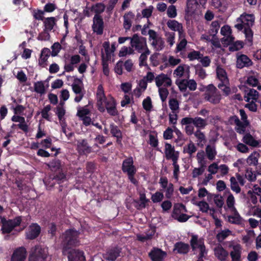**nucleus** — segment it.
I'll return each instance as SVG.
<instances>
[{"label":"nucleus","mask_w":261,"mask_h":261,"mask_svg":"<svg viewBox=\"0 0 261 261\" xmlns=\"http://www.w3.org/2000/svg\"><path fill=\"white\" fill-rule=\"evenodd\" d=\"M97 106L98 110L101 112H107L111 116H116L118 111L116 109V103L113 97H107L105 94L104 90L101 85H99L96 91Z\"/></svg>","instance_id":"nucleus-1"},{"label":"nucleus","mask_w":261,"mask_h":261,"mask_svg":"<svg viewBox=\"0 0 261 261\" xmlns=\"http://www.w3.org/2000/svg\"><path fill=\"white\" fill-rule=\"evenodd\" d=\"M190 243L194 253L198 254L199 258H202L207 255V251L204 243V239L197 235L192 234Z\"/></svg>","instance_id":"nucleus-2"},{"label":"nucleus","mask_w":261,"mask_h":261,"mask_svg":"<svg viewBox=\"0 0 261 261\" xmlns=\"http://www.w3.org/2000/svg\"><path fill=\"white\" fill-rule=\"evenodd\" d=\"M217 77L220 81L218 87L221 90L223 93L228 95L230 92L229 87V81L226 71L222 67L218 66L216 69Z\"/></svg>","instance_id":"nucleus-3"},{"label":"nucleus","mask_w":261,"mask_h":261,"mask_svg":"<svg viewBox=\"0 0 261 261\" xmlns=\"http://www.w3.org/2000/svg\"><path fill=\"white\" fill-rule=\"evenodd\" d=\"M79 234V232L73 229L66 231L61 238L63 248L67 249L70 246L76 245L78 243Z\"/></svg>","instance_id":"nucleus-4"},{"label":"nucleus","mask_w":261,"mask_h":261,"mask_svg":"<svg viewBox=\"0 0 261 261\" xmlns=\"http://www.w3.org/2000/svg\"><path fill=\"white\" fill-rule=\"evenodd\" d=\"M204 98L210 103L216 105L220 102L221 99V95L216 87L210 84L206 87L204 93Z\"/></svg>","instance_id":"nucleus-5"},{"label":"nucleus","mask_w":261,"mask_h":261,"mask_svg":"<svg viewBox=\"0 0 261 261\" xmlns=\"http://www.w3.org/2000/svg\"><path fill=\"white\" fill-rule=\"evenodd\" d=\"M130 46L133 49L138 53H142L148 50L146 38L135 34L131 37Z\"/></svg>","instance_id":"nucleus-6"},{"label":"nucleus","mask_w":261,"mask_h":261,"mask_svg":"<svg viewBox=\"0 0 261 261\" xmlns=\"http://www.w3.org/2000/svg\"><path fill=\"white\" fill-rule=\"evenodd\" d=\"M46 247L36 246L29 256V261H47L49 259Z\"/></svg>","instance_id":"nucleus-7"},{"label":"nucleus","mask_w":261,"mask_h":261,"mask_svg":"<svg viewBox=\"0 0 261 261\" xmlns=\"http://www.w3.org/2000/svg\"><path fill=\"white\" fill-rule=\"evenodd\" d=\"M187 210L184 205L181 203H176L174 205L172 217L180 222L187 221L190 217L186 214Z\"/></svg>","instance_id":"nucleus-8"},{"label":"nucleus","mask_w":261,"mask_h":261,"mask_svg":"<svg viewBox=\"0 0 261 261\" xmlns=\"http://www.w3.org/2000/svg\"><path fill=\"white\" fill-rule=\"evenodd\" d=\"M133 164V158H128L123 161L122 169L124 172L127 173L130 181L135 184L137 182V180L134 177V176L136 172V169Z\"/></svg>","instance_id":"nucleus-9"},{"label":"nucleus","mask_w":261,"mask_h":261,"mask_svg":"<svg viewBox=\"0 0 261 261\" xmlns=\"http://www.w3.org/2000/svg\"><path fill=\"white\" fill-rule=\"evenodd\" d=\"M255 17L253 14H243L237 19V24H235V28L239 30H242L244 27H252L254 22Z\"/></svg>","instance_id":"nucleus-10"},{"label":"nucleus","mask_w":261,"mask_h":261,"mask_svg":"<svg viewBox=\"0 0 261 261\" xmlns=\"http://www.w3.org/2000/svg\"><path fill=\"white\" fill-rule=\"evenodd\" d=\"M181 124H193L197 129H204L207 125V120L203 119L200 117H195L194 118L186 117L183 118L180 121Z\"/></svg>","instance_id":"nucleus-11"},{"label":"nucleus","mask_w":261,"mask_h":261,"mask_svg":"<svg viewBox=\"0 0 261 261\" xmlns=\"http://www.w3.org/2000/svg\"><path fill=\"white\" fill-rule=\"evenodd\" d=\"M148 34L149 36L150 44L154 49L156 51L162 50L165 46L163 39L153 30H149Z\"/></svg>","instance_id":"nucleus-12"},{"label":"nucleus","mask_w":261,"mask_h":261,"mask_svg":"<svg viewBox=\"0 0 261 261\" xmlns=\"http://www.w3.org/2000/svg\"><path fill=\"white\" fill-rule=\"evenodd\" d=\"M21 219L20 217L15 218L13 220H7L4 218H1L2 223V230L3 233H10L14 227L18 226L21 222Z\"/></svg>","instance_id":"nucleus-13"},{"label":"nucleus","mask_w":261,"mask_h":261,"mask_svg":"<svg viewBox=\"0 0 261 261\" xmlns=\"http://www.w3.org/2000/svg\"><path fill=\"white\" fill-rule=\"evenodd\" d=\"M159 184L163 191L165 192L166 197L168 199L171 198L174 193L173 185L169 182L166 177H161L159 180Z\"/></svg>","instance_id":"nucleus-14"},{"label":"nucleus","mask_w":261,"mask_h":261,"mask_svg":"<svg viewBox=\"0 0 261 261\" xmlns=\"http://www.w3.org/2000/svg\"><path fill=\"white\" fill-rule=\"evenodd\" d=\"M71 86L73 92L76 94V96L74 98V101L76 102H80L85 94L82 82L79 80H76L74 81Z\"/></svg>","instance_id":"nucleus-15"},{"label":"nucleus","mask_w":261,"mask_h":261,"mask_svg":"<svg viewBox=\"0 0 261 261\" xmlns=\"http://www.w3.org/2000/svg\"><path fill=\"white\" fill-rule=\"evenodd\" d=\"M155 85L158 87H170L172 85V80L167 74L161 73L155 78Z\"/></svg>","instance_id":"nucleus-16"},{"label":"nucleus","mask_w":261,"mask_h":261,"mask_svg":"<svg viewBox=\"0 0 261 261\" xmlns=\"http://www.w3.org/2000/svg\"><path fill=\"white\" fill-rule=\"evenodd\" d=\"M92 29L93 32L97 35H101L103 33V21L101 17L99 15H95L93 17Z\"/></svg>","instance_id":"nucleus-17"},{"label":"nucleus","mask_w":261,"mask_h":261,"mask_svg":"<svg viewBox=\"0 0 261 261\" xmlns=\"http://www.w3.org/2000/svg\"><path fill=\"white\" fill-rule=\"evenodd\" d=\"M102 48L101 49L102 60L109 61L114 55V52L110 48L109 41H105L102 43Z\"/></svg>","instance_id":"nucleus-18"},{"label":"nucleus","mask_w":261,"mask_h":261,"mask_svg":"<svg viewBox=\"0 0 261 261\" xmlns=\"http://www.w3.org/2000/svg\"><path fill=\"white\" fill-rule=\"evenodd\" d=\"M165 153L167 159L171 160L172 162L177 161L179 158V152L176 151L173 146L170 144H165Z\"/></svg>","instance_id":"nucleus-19"},{"label":"nucleus","mask_w":261,"mask_h":261,"mask_svg":"<svg viewBox=\"0 0 261 261\" xmlns=\"http://www.w3.org/2000/svg\"><path fill=\"white\" fill-rule=\"evenodd\" d=\"M221 34L224 36L223 41L224 43L230 44L234 41V38L231 35V30L229 26L227 25H224L221 28Z\"/></svg>","instance_id":"nucleus-20"},{"label":"nucleus","mask_w":261,"mask_h":261,"mask_svg":"<svg viewBox=\"0 0 261 261\" xmlns=\"http://www.w3.org/2000/svg\"><path fill=\"white\" fill-rule=\"evenodd\" d=\"M63 104L64 103H62L61 102L60 105L57 107L55 113L56 115L58 116L60 123L62 127L63 132L65 134H66L65 127L66 125V124L65 123V119L64 118V115L65 114V110L63 107Z\"/></svg>","instance_id":"nucleus-21"},{"label":"nucleus","mask_w":261,"mask_h":261,"mask_svg":"<svg viewBox=\"0 0 261 261\" xmlns=\"http://www.w3.org/2000/svg\"><path fill=\"white\" fill-rule=\"evenodd\" d=\"M230 247L232 249L230 253L232 261H240L242 253L241 245L239 244L233 243L230 245Z\"/></svg>","instance_id":"nucleus-22"},{"label":"nucleus","mask_w":261,"mask_h":261,"mask_svg":"<svg viewBox=\"0 0 261 261\" xmlns=\"http://www.w3.org/2000/svg\"><path fill=\"white\" fill-rule=\"evenodd\" d=\"M205 153L206 157L210 161H213L215 159L217 151L215 144V141H210V144L206 146Z\"/></svg>","instance_id":"nucleus-23"},{"label":"nucleus","mask_w":261,"mask_h":261,"mask_svg":"<svg viewBox=\"0 0 261 261\" xmlns=\"http://www.w3.org/2000/svg\"><path fill=\"white\" fill-rule=\"evenodd\" d=\"M244 99L246 102L256 101L258 98V92L253 89L245 88Z\"/></svg>","instance_id":"nucleus-24"},{"label":"nucleus","mask_w":261,"mask_h":261,"mask_svg":"<svg viewBox=\"0 0 261 261\" xmlns=\"http://www.w3.org/2000/svg\"><path fill=\"white\" fill-rule=\"evenodd\" d=\"M26 250L23 247L16 249L13 253L11 261H24L26 258Z\"/></svg>","instance_id":"nucleus-25"},{"label":"nucleus","mask_w":261,"mask_h":261,"mask_svg":"<svg viewBox=\"0 0 261 261\" xmlns=\"http://www.w3.org/2000/svg\"><path fill=\"white\" fill-rule=\"evenodd\" d=\"M69 261H85L84 252L79 250L72 249L69 252Z\"/></svg>","instance_id":"nucleus-26"},{"label":"nucleus","mask_w":261,"mask_h":261,"mask_svg":"<svg viewBox=\"0 0 261 261\" xmlns=\"http://www.w3.org/2000/svg\"><path fill=\"white\" fill-rule=\"evenodd\" d=\"M40 232V227L37 224L31 225L26 233V237L28 239H34L36 238Z\"/></svg>","instance_id":"nucleus-27"},{"label":"nucleus","mask_w":261,"mask_h":261,"mask_svg":"<svg viewBox=\"0 0 261 261\" xmlns=\"http://www.w3.org/2000/svg\"><path fill=\"white\" fill-rule=\"evenodd\" d=\"M214 254L220 261H227L228 253L221 245L217 246L214 248Z\"/></svg>","instance_id":"nucleus-28"},{"label":"nucleus","mask_w":261,"mask_h":261,"mask_svg":"<svg viewBox=\"0 0 261 261\" xmlns=\"http://www.w3.org/2000/svg\"><path fill=\"white\" fill-rule=\"evenodd\" d=\"M149 254L152 261H164L166 256L165 252L156 248L153 249Z\"/></svg>","instance_id":"nucleus-29"},{"label":"nucleus","mask_w":261,"mask_h":261,"mask_svg":"<svg viewBox=\"0 0 261 261\" xmlns=\"http://www.w3.org/2000/svg\"><path fill=\"white\" fill-rule=\"evenodd\" d=\"M259 74L253 71H251L248 75L246 84L252 87L257 86L259 80Z\"/></svg>","instance_id":"nucleus-30"},{"label":"nucleus","mask_w":261,"mask_h":261,"mask_svg":"<svg viewBox=\"0 0 261 261\" xmlns=\"http://www.w3.org/2000/svg\"><path fill=\"white\" fill-rule=\"evenodd\" d=\"M252 64L250 59L245 55L238 56L237 60V66L239 68L248 67Z\"/></svg>","instance_id":"nucleus-31"},{"label":"nucleus","mask_w":261,"mask_h":261,"mask_svg":"<svg viewBox=\"0 0 261 261\" xmlns=\"http://www.w3.org/2000/svg\"><path fill=\"white\" fill-rule=\"evenodd\" d=\"M167 26L169 29L174 31H177L179 34V38H181L183 35L182 26L181 23L175 20H169L167 23Z\"/></svg>","instance_id":"nucleus-32"},{"label":"nucleus","mask_w":261,"mask_h":261,"mask_svg":"<svg viewBox=\"0 0 261 261\" xmlns=\"http://www.w3.org/2000/svg\"><path fill=\"white\" fill-rule=\"evenodd\" d=\"M45 82L38 81L34 84V91L40 95L45 94L47 89L48 87V84L45 85Z\"/></svg>","instance_id":"nucleus-33"},{"label":"nucleus","mask_w":261,"mask_h":261,"mask_svg":"<svg viewBox=\"0 0 261 261\" xmlns=\"http://www.w3.org/2000/svg\"><path fill=\"white\" fill-rule=\"evenodd\" d=\"M243 141L245 144L253 147H259L261 145L260 143H261L259 141L256 140L250 134H245L243 138Z\"/></svg>","instance_id":"nucleus-34"},{"label":"nucleus","mask_w":261,"mask_h":261,"mask_svg":"<svg viewBox=\"0 0 261 261\" xmlns=\"http://www.w3.org/2000/svg\"><path fill=\"white\" fill-rule=\"evenodd\" d=\"M135 15L132 12H128L123 16V27L126 31L129 30L132 27Z\"/></svg>","instance_id":"nucleus-35"},{"label":"nucleus","mask_w":261,"mask_h":261,"mask_svg":"<svg viewBox=\"0 0 261 261\" xmlns=\"http://www.w3.org/2000/svg\"><path fill=\"white\" fill-rule=\"evenodd\" d=\"M226 205L224 206V208L227 212H235L237 210L234 206L235 199L234 197L231 194H229L226 199Z\"/></svg>","instance_id":"nucleus-36"},{"label":"nucleus","mask_w":261,"mask_h":261,"mask_svg":"<svg viewBox=\"0 0 261 261\" xmlns=\"http://www.w3.org/2000/svg\"><path fill=\"white\" fill-rule=\"evenodd\" d=\"M50 51L48 48H44L42 51L40 55V59H39V64L44 67L46 65V62L48 57L50 56Z\"/></svg>","instance_id":"nucleus-37"},{"label":"nucleus","mask_w":261,"mask_h":261,"mask_svg":"<svg viewBox=\"0 0 261 261\" xmlns=\"http://www.w3.org/2000/svg\"><path fill=\"white\" fill-rule=\"evenodd\" d=\"M192 203L198 206L200 211L203 213H207L210 209L209 205L207 202L204 201H197L196 198L192 199Z\"/></svg>","instance_id":"nucleus-38"},{"label":"nucleus","mask_w":261,"mask_h":261,"mask_svg":"<svg viewBox=\"0 0 261 261\" xmlns=\"http://www.w3.org/2000/svg\"><path fill=\"white\" fill-rule=\"evenodd\" d=\"M229 213L231 214V215L228 217V220L229 222L237 224L242 223L243 219L237 210L235 212H230Z\"/></svg>","instance_id":"nucleus-39"},{"label":"nucleus","mask_w":261,"mask_h":261,"mask_svg":"<svg viewBox=\"0 0 261 261\" xmlns=\"http://www.w3.org/2000/svg\"><path fill=\"white\" fill-rule=\"evenodd\" d=\"M196 150V146L191 141L183 147V152L188 154L190 156H192Z\"/></svg>","instance_id":"nucleus-40"},{"label":"nucleus","mask_w":261,"mask_h":261,"mask_svg":"<svg viewBox=\"0 0 261 261\" xmlns=\"http://www.w3.org/2000/svg\"><path fill=\"white\" fill-rule=\"evenodd\" d=\"M212 5L219 11L224 12L227 8L225 0H212Z\"/></svg>","instance_id":"nucleus-41"},{"label":"nucleus","mask_w":261,"mask_h":261,"mask_svg":"<svg viewBox=\"0 0 261 261\" xmlns=\"http://www.w3.org/2000/svg\"><path fill=\"white\" fill-rule=\"evenodd\" d=\"M198 6L197 0H187L186 12L189 14L193 13L197 9Z\"/></svg>","instance_id":"nucleus-42"},{"label":"nucleus","mask_w":261,"mask_h":261,"mask_svg":"<svg viewBox=\"0 0 261 261\" xmlns=\"http://www.w3.org/2000/svg\"><path fill=\"white\" fill-rule=\"evenodd\" d=\"M189 250V246L188 244L179 242L175 244L174 250L177 253L181 254L187 253Z\"/></svg>","instance_id":"nucleus-43"},{"label":"nucleus","mask_w":261,"mask_h":261,"mask_svg":"<svg viewBox=\"0 0 261 261\" xmlns=\"http://www.w3.org/2000/svg\"><path fill=\"white\" fill-rule=\"evenodd\" d=\"M77 148L80 152L83 153H89L91 151V148L88 146L85 140H82L78 142Z\"/></svg>","instance_id":"nucleus-44"},{"label":"nucleus","mask_w":261,"mask_h":261,"mask_svg":"<svg viewBox=\"0 0 261 261\" xmlns=\"http://www.w3.org/2000/svg\"><path fill=\"white\" fill-rule=\"evenodd\" d=\"M120 251L118 248H114L109 250L105 254V257L106 259L114 261L119 255Z\"/></svg>","instance_id":"nucleus-45"},{"label":"nucleus","mask_w":261,"mask_h":261,"mask_svg":"<svg viewBox=\"0 0 261 261\" xmlns=\"http://www.w3.org/2000/svg\"><path fill=\"white\" fill-rule=\"evenodd\" d=\"M57 19L54 17L46 18L44 21V29L48 31H51L56 25Z\"/></svg>","instance_id":"nucleus-46"},{"label":"nucleus","mask_w":261,"mask_h":261,"mask_svg":"<svg viewBox=\"0 0 261 261\" xmlns=\"http://www.w3.org/2000/svg\"><path fill=\"white\" fill-rule=\"evenodd\" d=\"M258 151H253L247 159V163L249 165L256 166L258 164V158H259Z\"/></svg>","instance_id":"nucleus-47"},{"label":"nucleus","mask_w":261,"mask_h":261,"mask_svg":"<svg viewBox=\"0 0 261 261\" xmlns=\"http://www.w3.org/2000/svg\"><path fill=\"white\" fill-rule=\"evenodd\" d=\"M196 159L199 166L206 167L207 161L204 151L200 150L197 153Z\"/></svg>","instance_id":"nucleus-48"},{"label":"nucleus","mask_w":261,"mask_h":261,"mask_svg":"<svg viewBox=\"0 0 261 261\" xmlns=\"http://www.w3.org/2000/svg\"><path fill=\"white\" fill-rule=\"evenodd\" d=\"M234 120L236 124L237 125L236 131L240 133L243 134L245 132L247 126L248 125H245V122H241L239 119L237 117H234Z\"/></svg>","instance_id":"nucleus-49"},{"label":"nucleus","mask_w":261,"mask_h":261,"mask_svg":"<svg viewBox=\"0 0 261 261\" xmlns=\"http://www.w3.org/2000/svg\"><path fill=\"white\" fill-rule=\"evenodd\" d=\"M220 27V21L215 20L213 21L210 25L209 33L212 34L213 36H216L218 33Z\"/></svg>","instance_id":"nucleus-50"},{"label":"nucleus","mask_w":261,"mask_h":261,"mask_svg":"<svg viewBox=\"0 0 261 261\" xmlns=\"http://www.w3.org/2000/svg\"><path fill=\"white\" fill-rule=\"evenodd\" d=\"M231 234V231L228 229H224L220 231L217 234V239L220 242H222L226 238L229 236Z\"/></svg>","instance_id":"nucleus-51"},{"label":"nucleus","mask_w":261,"mask_h":261,"mask_svg":"<svg viewBox=\"0 0 261 261\" xmlns=\"http://www.w3.org/2000/svg\"><path fill=\"white\" fill-rule=\"evenodd\" d=\"M141 54L139 57V65L140 66H147V56L150 54L149 50H147L143 52L140 53Z\"/></svg>","instance_id":"nucleus-52"},{"label":"nucleus","mask_w":261,"mask_h":261,"mask_svg":"<svg viewBox=\"0 0 261 261\" xmlns=\"http://www.w3.org/2000/svg\"><path fill=\"white\" fill-rule=\"evenodd\" d=\"M110 130L113 137L117 138L118 139H121V132L117 126L114 124H111L110 125Z\"/></svg>","instance_id":"nucleus-53"},{"label":"nucleus","mask_w":261,"mask_h":261,"mask_svg":"<svg viewBox=\"0 0 261 261\" xmlns=\"http://www.w3.org/2000/svg\"><path fill=\"white\" fill-rule=\"evenodd\" d=\"M202 56V55L199 51L192 50L188 54L187 58L190 61H194L200 59Z\"/></svg>","instance_id":"nucleus-54"},{"label":"nucleus","mask_w":261,"mask_h":261,"mask_svg":"<svg viewBox=\"0 0 261 261\" xmlns=\"http://www.w3.org/2000/svg\"><path fill=\"white\" fill-rule=\"evenodd\" d=\"M105 8V5L103 4L99 3L93 5L91 7V10L96 13L95 15H99L104 11Z\"/></svg>","instance_id":"nucleus-55"},{"label":"nucleus","mask_w":261,"mask_h":261,"mask_svg":"<svg viewBox=\"0 0 261 261\" xmlns=\"http://www.w3.org/2000/svg\"><path fill=\"white\" fill-rule=\"evenodd\" d=\"M169 106L172 112L179 113V102L174 98H172L169 101Z\"/></svg>","instance_id":"nucleus-56"},{"label":"nucleus","mask_w":261,"mask_h":261,"mask_svg":"<svg viewBox=\"0 0 261 261\" xmlns=\"http://www.w3.org/2000/svg\"><path fill=\"white\" fill-rule=\"evenodd\" d=\"M167 87H162L158 88L159 94L162 102H164L166 100V99L169 94V92L167 89Z\"/></svg>","instance_id":"nucleus-57"},{"label":"nucleus","mask_w":261,"mask_h":261,"mask_svg":"<svg viewBox=\"0 0 261 261\" xmlns=\"http://www.w3.org/2000/svg\"><path fill=\"white\" fill-rule=\"evenodd\" d=\"M154 234V230H151L149 232L146 234H138L137 237L138 240L141 242H145L148 240L150 239L152 237Z\"/></svg>","instance_id":"nucleus-58"},{"label":"nucleus","mask_w":261,"mask_h":261,"mask_svg":"<svg viewBox=\"0 0 261 261\" xmlns=\"http://www.w3.org/2000/svg\"><path fill=\"white\" fill-rule=\"evenodd\" d=\"M134 50L133 49L132 47L123 46L121 48L119 56L120 57H125L127 55H132L134 54Z\"/></svg>","instance_id":"nucleus-59"},{"label":"nucleus","mask_w":261,"mask_h":261,"mask_svg":"<svg viewBox=\"0 0 261 261\" xmlns=\"http://www.w3.org/2000/svg\"><path fill=\"white\" fill-rule=\"evenodd\" d=\"M198 196L200 199L206 197L207 200H208L212 198L213 195L210 193L205 188H201L198 190Z\"/></svg>","instance_id":"nucleus-60"},{"label":"nucleus","mask_w":261,"mask_h":261,"mask_svg":"<svg viewBox=\"0 0 261 261\" xmlns=\"http://www.w3.org/2000/svg\"><path fill=\"white\" fill-rule=\"evenodd\" d=\"M181 40L180 42L177 44L175 53H178L181 51H182L186 46L187 44V41L186 39L184 38V35H183L181 38H179Z\"/></svg>","instance_id":"nucleus-61"},{"label":"nucleus","mask_w":261,"mask_h":261,"mask_svg":"<svg viewBox=\"0 0 261 261\" xmlns=\"http://www.w3.org/2000/svg\"><path fill=\"white\" fill-rule=\"evenodd\" d=\"M230 181L231 190L236 193H239L241 191V188L239 186L237 179L234 177H231L230 179Z\"/></svg>","instance_id":"nucleus-62"},{"label":"nucleus","mask_w":261,"mask_h":261,"mask_svg":"<svg viewBox=\"0 0 261 261\" xmlns=\"http://www.w3.org/2000/svg\"><path fill=\"white\" fill-rule=\"evenodd\" d=\"M205 167L199 166L198 168H194L192 172L193 178H195L201 175L205 171Z\"/></svg>","instance_id":"nucleus-63"},{"label":"nucleus","mask_w":261,"mask_h":261,"mask_svg":"<svg viewBox=\"0 0 261 261\" xmlns=\"http://www.w3.org/2000/svg\"><path fill=\"white\" fill-rule=\"evenodd\" d=\"M194 136L197 139L199 143H204L205 142V136L203 132H202L200 129H197L194 132Z\"/></svg>","instance_id":"nucleus-64"}]
</instances>
